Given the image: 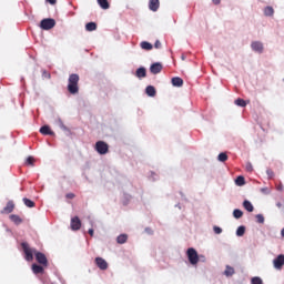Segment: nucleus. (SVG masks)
<instances>
[{"label":"nucleus","mask_w":284,"mask_h":284,"mask_svg":"<svg viewBox=\"0 0 284 284\" xmlns=\"http://www.w3.org/2000/svg\"><path fill=\"white\" fill-rule=\"evenodd\" d=\"M21 245L26 254L27 261H33L34 258L33 254H36V261H38L40 266H42L43 268L48 267L49 261L45 254H43V252H38V250L30 247L29 243H22Z\"/></svg>","instance_id":"obj_1"},{"label":"nucleus","mask_w":284,"mask_h":284,"mask_svg":"<svg viewBox=\"0 0 284 284\" xmlns=\"http://www.w3.org/2000/svg\"><path fill=\"white\" fill-rule=\"evenodd\" d=\"M79 81H80L79 74L69 75L68 90L70 94H79V90H80Z\"/></svg>","instance_id":"obj_2"},{"label":"nucleus","mask_w":284,"mask_h":284,"mask_svg":"<svg viewBox=\"0 0 284 284\" xmlns=\"http://www.w3.org/2000/svg\"><path fill=\"white\" fill-rule=\"evenodd\" d=\"M187 258L192 265H197L200 261L199 252L195 247H189L186 251Z\"/></svg>","instance_id":"obj_3"},{"label":"nucleus","mask_w":284,"mask_h":284,"mask_svg":"<svg viewBox=\"0 0 284 284\" xmlns=\"http://www.w3.org/2000/svg\"><path fill=\"white\" fill-rule=\"evenodd\" d=\"M57 26V21L54 19H42L40 22V28L42 30H52Z\"/></svg>","instance_id":"obj_4"},{"label":"nucleus","mask_w":284,"mask_h":284,"mask_svg":"<svg viewBox=\"0 0 284 284\" xmlns=\"http://www.w3.org/2000/svg\"><path fill=\"white\" fill-rule=\"evenodd\" d=\"M95 150L99 154H108L109 152V144L105 141H98L95 143Z\"/></svg>","instance_id":"obj_5"},{"label":"nucleus","mask_w":284,"mask_h":284,"mask_svg":"<svg viewBox=\"0 0 284 284\" xmlns=\"http://www.w3.org/2000/svg\"><path fill=\"white\" fill-rule=\"evenodd\" d=\"M95 264L98 265V267H100V270H108L109 267L108 261H105V258H103L102 256L95 257Z\"/></svg>","instance_id":"obj_6"},{"label":"nucleus","mask_w":284,"mask_h":284,"mask_svg":"<svg viewBox=\"0 0 284 284\" xmlns=\"http://www.w3.org/2000/svg\"><path fill=\"white\" fill-rule=\"evenodd\" d=\"M81 226H82L81 219H79V216H73V219H71V230L73 231L81 230Z\"/></svg>","instance_id":"obj_7"},{"label":"nucleus","mask_w":284,"mask_h":284,"mask_svg":"<svg viewBox=\"0 0 284 284\" xmlns=\"http://www.w3.org/2000/svg\"><path fill=\"white\" fill-rule=\"evenodd\" d=\"M273 263L276 270H282L284 265V254H280L276 258H274Z\"/></svg>","instance_id":"obj_8"},{"label":"nucleus","mask_w":284,"mask_h":284,"mask_svg":"<svg viewBox=\"0 0 284 284\" xmlns=\"http://www.w3.org/2000/svg\"><path fill=\"white\" fill-rule=\"evenodd\" d=\"M251 48L254 52H258L260 54L263 53L264 50V45L261 41H253V43H251Z\"/></svg>","instance_id":"obj_9"},{"label":"nucleus","mask_w":284,"mask_h":284,"mask_svg":"<svg viewBox=\"0 0 284 284\" xmlns=\"http://www.w3.org/2000/svg\"><path fill=\"white\" fill-rule=\"evenodd\" d=\"M160 6H161L160 0H150L149 1V10H151L152 12H158Z\"/></svg>","instance_id":"obj_10"},{"label":"nucleus","mask_w":284,"mask_h":284,"mask_svg":"<svg viewBox=\"0 0 284 284\" xmlns=\"http://www.w3.org/2000/svg\"><path fill=\"white\" fill-rule=\"evenodd\" d=\"M163 65L162 63H152L150 71L152 74H160L162 72Z\"/></svg>","instance_id":"obj_11"},{"label":"nucleus","mask_w":284,"mask_h":284,"mask_svg":"<svg viewBox=\"0 0 284 284\" xmlns=\"http://www.w3.org/2000/svg\"><path fill=\"white\" fill-rule=\"evenodd\" d=\"M31 270L33 274H43L44 272V267H42L41 264L38 265V263H33V265H31Z\"/></svg>","instance_id":"obj_12"},{"label":"nucleus","mask_w":284,"mask_h":284,"mask_svg":"<svg viewBox=\"0 0 284 284\" xmlns=\"http://www.w3.org/2000/svg\"><path fill=\"white\" fill-rule=\"evenodd\" d=\"M172 85H174L175 88H182L184 85V81L183 79H181V77H173Z\"/></svg>","instance_id":"obj_13"},{"label":"nucleus","mask_w":284,"mask_h":284,"mask_svg":"<svg viewBox=\"0 0 284 284\" xmlns=\"http://www.w3.org/2000/svg\"><path fill=\"white\" fill-rule=\"evenodd\" d=\"M40 133L44 134V135H53L54 132H52L50 125H42V128H40Z\"/></svg>","instance_id":"obj_14"},{"label":"nucleus","mask_w":284,"mask_h":284,"mask_svg":"<svg viewBox=\"0 0 284 284\" xmlns=\"http://www.w3.org/2000/svg\"><path fill=\"white\" fill-rule=\"evenodd\" d=\"M135 75L139 79H144L146 77V68H138Z\"/></svg>","instance_id":"obj_15"},{"label":"nucleus","mask_w":284,"mask_h":284,"mask_svg":"<svg viewBox=\"0 0 284 284\" xmlns=\"http://www.w3.org/2000/svg\"><path fill=\"white\" fill-rule=\"evenodd\" d=\"M243 207L246 210V212H254V205L251 201L245 200L243 202Z\"/></svg>","instance_id":"obj_16"},{"label":"nucleus","mask_w":284,"mask_h":284,"mask_svg":"<svg viewBox=\"0 0 284 284\" xmlns=\"http://www.w3.org/2000/svg\"><path fill=\"white\" fill-rule=\"evenodd\" d=\"M14 206L16 205H14L13 201H9L4 207L6 214H11V212H13V210H14Z\"/></svg>","instance_id":"obj_17"},{"label":"nucleus","mask_w":284,"mask_h":284,"mask_svg":"<svg viewBox=\"0 0 284 284\" xmlns=\"http://www.w3.org/2000/svg\"><path fill=\"white\" fill-rule=\"evenodd\" d=\"M98 29V24L91 21L90 23H87L85 30L87 32H94V30Z\"/></svg>","instance_id":"obj_18"},{"label":"nucleus","mask_w":284,"mask_h":284,"mask_svg":"<svg viewBox=\"0 0 284 284\" xmlns=\"http://www.w3.org/2000/svg\"><path fill=\"white\" fill-rule=\"evenodd\" d=\"M145 92H146L148 97H155V94H156V90H155L154 85H148L145 89Z\"/></svg>","instance_id":"obj_19"},{"label":"nucleus","mask_w":284,"mask_h":284,"mask_svg":"<svg viewBox=\"0 0 284 284\" xmlns=\"http://www.w3.org/2000/svg\"><path fill=\"white\" fill-rule=\"evenodd\" d=\"M98 4L100 6V8H102V10H109L110 8V3L108 0H98Z\"/></svg>","instance_id":"obj_20"},{"label":"nucleus","mask_w":284,"mask_h":284,"mask_svg":"<svg viewBox=\"0 0 284 284\" xmlns=\"http://www.w3.org/2000/svg\"><path fill=\"white\" fill-rule=\"evenodd\" d=\"M10 220L13 221L16 225H20V223H22V219L19 216V214H11Z\"/></svg>","instance_id":"obj_21"},{"label":"nucleus","mask_w":284,"mask_h":284,"mask_svg":"<svg viewBox=\"0 0 284 284\" xmlns=\"http://www.w3.org/2000/svg\"><path fill=\"white\" fill-rule=\"evenodd\" d=\"M224 274L225 276H233L235 274L234 267H232L231 265H226Z\"/></svg>","instance_id":"obj_22"},{"label":"nucleus","mask_w":284,"mask_h":284,"mask_svg":"<svg viewBox=\"0 0 284 284\" xmlns=\"http://www.w3.org/2000/svg\"><path fill=\"white\" fill-rule=\"evenodd\" d=\"M142 50H153L152 43H149V41H142L141 43Z\"/></svg>","instance_id":"obj_23"},{"label":"nucleus","mask_w":284,"mask_h":284,"mask_svg":"<svg viewBox=\"0 0 284 284\" xmlns=\"http://www.w3.org/2000/svg\"><path fill=\"white\" fill-rule=\"evenodd\" d=\"M126 241H128V234H120L116 237V242L120 243V244L126 243Z\"/></svg>","instance_id":"obj_24"},{"label":"nucleus","mask_w":284,"mask_h":284,"mask_svg":"<svg viewBox=\"0 0 284 284\" xmlns=\"http://www.w3.org/2000/svg\"><path fill=\"white\" fill-rule=\"evenodd\" d=\"M245 231H246L245 225H240V226L237 227V230H236V235H237V236H244Z\"/></svg>","instance_id":"obj_25"},{"label":"nucleus","mask_w":284,"mask_h":284,"mask_svg":"<svg viewBox=\"0 0 284 284\" xmlns=\"http://www.w3.org/2000/svg\"><path fill=\"white\" fill-rule=\"evenodd\" d=\"M217 159H219V161H221L222 163H225V161H227L229 156H227L226 152H221V153L217 155Z\"/></svg>","instance_id":"obj_26"},{"label":"nucleus","mask_w":284,"mask_h":284,"mask_svg":"<svg viewBox=\"0 0 284 284\" xmlns=\"http://www.w3.org/2000/svg\"><path fill=\"white\" fill-rule=\"evenodd\" d=\"M23 203H24V205H27V207H34V205H36L34 201H32L31 199H27V197L23 199Z\"/></svg>","instance_id":"obj_27"},{"label":"nucleus","mask_w":284,"mask_h":284,"mask_svg":"<svg viewBox=\"0 0 284 284\" xmlns=\"http://www.w3.org/2000/svg\"><path fill=\"white\" fill-rule=\"evenodd\" d=\"M264 14L266 16V17H273V14H274V8H272V7H267V8H265V10H264Z\"/></svg>","instance_id":"obj_28"},{"label":"nucleus","mask_w":284,"mask_h":284,"mask_svg":"<svg viewBox=\"0 0 284 284\" xmlns=\"http://www.w3.org/2000/svg\"><path fill=\"white\" fill-rule=\"evenodd\" d=\"M235 105H240V108H245L247 105L246 101L244 99H236Z\"/></svg>","instance_id":"obj_29"},{"label":"nucleus","mask_w":284,"mask_h":284,"mask_svg":"<svg viewBox=\"0 0 284 284\" xmlns=\"http://www.w3.org/2000/svg\"><path fill=\"white\" fill-rule=\"evenodd\" d=\"M235 184L236 185H245V176H237L235 179Z\"/></svg>","instance_id":"obj_30"},{"label":"nucleus","mask_w":284,"mask_h":284,"mask_svg":"<svg viewBox=\"0 0 284 284\" xmlns=\"http://www.w3.org/2000/svg\"><path fill=\"white\" fill-rule=\"evenodd\" d=\"M252 284H263V278H261V276H253V278L251 280Z\"/></svg>","instance_id":"obj_31"},{"label":"nucleus","mask_w":284,"mask_h":284,"mask_svg":"<svg viewBox=\"0 0 284 284\" xmlns=\"http://www.w3.org/2000/svg\"><path fill=\"white\" fill-rule=\"evenodd\" d=\"M256 221H257V223H265V216H263V214H257Z\"/></svg>","instance_id":"obj_32"},{"label":"nucleus","mask_w":284,"mask_h":284,"mask_svg":"<svg viewBox=\"0 0 284 284\" xmlns=\"http://www.w3.org/2000/svg\"><path fill=\"white\" fill-rule=\"evenodd\" d=\"M213 230L215 234H221L223 232L222 227H219V225H214Z\"/></svg>","instance_id":"obj_33"},{"label":"nucleus","mask_w":284,"mask_h":284,"mask_svg":"<svg viewBox=\"0 0 284 284\" xmlns=\"http://www.w3.org/2000/svg\"><path fill=\"white\" fill-rule=\"evenodd\" d=\"M27 163H28V165H34V159H33V156H28Z\"/></svg>","instance_id":"obj_34"},{"label":"nucleus","mask_w":284,"mask_h":284,"mask_svg":"<svg viewBox=\"0 0 284 284\" xmlns=\"http://www.w3.org/2000/svg\"><path fill=\"white\" fill-rule=\"evenodd\" d=\"M266 174L270 179H273L274 178V170H271V169L266 170Z\"/></svg>","instance_id":"obj_35"},{"label":"nucleus","mask_w":284,"mask_h":284,"mask_svg":"<svg viewBox=\"0 0 284 284\" xmlns=\"http://www.w3.org/2000/svg\"><path fill=\"white\" fill-rule=\"evenodd\" d=\"M246 170H247V172H253L254 168H253L252 163H246Z\"/></svg>","instance_id":"obj_36"},{"label":"nucleus","mask_w":284,"mask_h":284,"mask_svg":"<svg viewBox=\"0 0 284 284\" xmlns=\"http://www.w3.org/2000/svg\"><path fill=\"white\" fill-rule=\"evenodd\" d=\"M154 48H156V49L162 48V43H161V41H155V43H154Z\"/></svg>","instance_id":"obj_37"},{"label":"nucleus","mask_w":284,"mask_h":284,"mask_svg":"<svg viewBox=\"0 0 284 284\" xmlns=\"http://www.w3.org/2000/svg\"><path fill=\"white\" fill-rule=\"evenodd\" d=\"M75 194L73 192H69L67 194V199H74Z\"/></svg>","instance_id":"obj_38"},{"label":"nucleus","mask_w":284,"mask_h":284,"mask_svg":"<svg viewBox=\"0 0 284 284\" xmlns=\"http://www.w3.org/2000/svg\"><path fill=\"white\" fill-rule=\"evenodd\" d=\"M48 3H51V6H55L57 0H47Z\"/></svg>","instance_id":"obj_39"},{"label":"nucleus","mask_w":284,"mask_h":284,"mask_svg":"<svg viewBox=\"0 0 284 284\" xmlns=\"http://www.w3.org/2000/svg\"><path fill=\"white\" fill-rule=\"evenodd\" d=\"M233 214H243V211L242 210H234Z\"/></svg>","instance_id":"obj_40"},{"label":"nucleus","mask_w":284,"mask_h":284,"mask_svg":"<svg viewBox=\"0 0 284 284\" xmlns=\"http://www.w3.org/2000/svg\"><path fill=\"white\" fill-rule=\"evenodd\" d=\"M89 234L90 236H94V230L92 227L89 230Z\"/></svg>","instance_id":"obj_41"},{"label":"nucleus","mask_w":284,"mask_h":284,"mask_svg":"<svg viewBox=\"0 0 284 284\" xmlns=\"http://www.w3.org/2000/svg\"><path fill=\"white\" fill-rule=\"evenodd\" d=\"M213 3H214L215 6H220L221 0H213Z\"/></svg>","instance_id":"obj_42"},{"label":"nucleus","mask_w":284,"mask_h":284,"mask_svg":"<svg viewBox=\"0 0 284 284\" xmlns=\"http://www.w3.org/2000/svg\"><path fill=\"white\" fill-rule=\"evenodd\" d=\"M235 219H241V216H243V214H234Z\"/></svg>","instance_id":"obj_43"},{"label":"nucleus","mask_w":284,"mask_h":284,"mask_svg":"<svg viewBox=\"0 0 284 284\" xmlns=\"http://www.w3.org/2000/svg\"><path fill=\"white\" fill-rule=\"evenodd\" d=\"M128 203H129V201L126 200V201H123V205H128Z\"/></svg>","instance_id":"obj_44"},{"label":"nucleus","mask_w":284,"mask_h":284,"mask_svg":"<svg viewBox=\"0 0 284 284\" xmlns=\"http://www.w3.org/2000/svg\"><path fill=\"white\" fill-rule=\"evenodd\" d=\"M262 192H267V187H265V189H262Z\"/></svg>","instance_id":"obj_45"},{"label":"nucleus","mask_w":284,"mask_h":284,"mask_svg":"<svg viewBox=\"0 0 284 284\" xmlns=\"http://www.w3.org/2000/svg\"><path fill=\"white\" fill-rule=\"evenodd\" d=\"M282 236H284V227H283V230H282Z\"/></svg>","instance_id":"obj_46"},{"label":"nucleus","mask_w":284,"mask_h":284,"mask_svg":"<svg viewBox=\"0 0 284 284\" xmlns=\"http://www.w3.org/2000/svg\"><path fill=\"white\" fill-rule=\"evenodd\" d=\"M277 207H281V203H277Z\"/></svg>","instance_id":"obj_47"}]
</instances>
